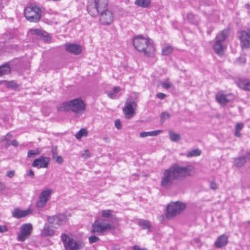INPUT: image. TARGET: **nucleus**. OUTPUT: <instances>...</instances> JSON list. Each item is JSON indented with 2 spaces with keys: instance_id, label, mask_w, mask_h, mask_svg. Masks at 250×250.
<instances>
[{
  "instance_id": "46",
  "label": "nucleus",
  "mask_w": 250,
  "mask_h": 250,
  "mask_svg": "<svg viewBox=\"0 0 250 250\" xmlns=\"http://www.w3.org/2000/svg\"><path fill=\"white\" fill-rule=\"evenodd\" d=\"M156 96L158 99L163 100L165 98V97H166V95L164 93L160 92L157 94Z\"/></svg>"
},
{
  "instance_id": "17",
  "label": "nucleus",
  "mask_w": 250,
  "mask_h": 250,
  "mask_svg": "<svg viewBox=\"0 0 250 250\" xmlns=\"http://www.w3.org/2000/svg\"><path fill=\"white\" fill-rule=\"evenodd\" d=\"M53 227L48 222L45 223L43 229L41 231V235L44 237H52L55 234V230Z\"/></svg>"
},
{
  "instance_id": "37",
  "label": "nucleus",
  "mask_w": 250,
  "mask_h": 250,
  "mask_svg": "<svg viewBox=\"0 0 250 250\" xmlns=\"http://www.w3.org/2000/svg\"><path fill=\"white\" fill-rule=\"evenodd\" d=\"M111 212L112 211L110 209L104 210L102 212V216L105 218H110L112 216L111 213Z\"/></svg>"
},
{
  "instance_id": "4",
  "label": "nucleus",
  "mask_w": 250,
  "mask_h": 250,
  "mask_svg": "<svg viewBox=\"0 0 250 250\" xmlns=\"http://www.w3.org/2000/svg\"><path fill=\"white\" fill-rule=\"evenodd\" d=\"M61 238L65 250H83L85 247L83 241L70 238L65 233H62Z\"/></svg>"
},
{
  "instance_id": "59",
  "label": "nucleus",
  "mask_w": 250,
  "mask_h": 250,
  "mask_svg": "<svg viewBox=\"0 0 250 250\" xmlns=\"http://www.w3.org/2000/svg\"><path fill=\"white\" fill-rule=\"evenodd\" d=\"M195 241L196 242V243H198L199 241V239L197 238V239H195Z\"/></svg>"
},
{
  "instance_id": "28",
  "label": "nucleus",
  "mask_w": 250,
  "mask_h": 250,
  "mask_svg": "<svg viewBox=\"0 0 250 250\" xmlns=\"http://www.w3.org/2000/svg\"><path fill=\"white\" fill-rule=\"evenodd\" d=\"M121 88L119 86L114 87L111 91L107 94L108 97L111 99H116L118 97V94L120 91Z\"/></svg>"
},
{
  "instance_id": "54",
  "label": "nucleus",
  "mask_w": 250,
  "mask_h": 250,
  "mask_svg": "<svg viewBox=\"0 0 250 250\" xmlns=\"http://www.w3.org/2000/svg\"><path fill=\"white\" fill-rule=\"evenodd\" d=\"M133 250H142V249L137 245H135L133 247Z\"/></svg>"
},
{
  "instance_id": "62",
  "label": "nucleus",
  "mask_w": 250,
  "mask_h": 250,
  "mask_svg": "<svg viewBox=\"0 0 250 250\" xmlns=\"http://www.w3.org/2000/svg\"><path fill=\"white\" fill-rule=\"evenodd\" d=\"M248 223L250 224V221H249L248 222Z\"/></svg>"
},
{
  "instance_id": "41",
  "label": "nucleus",
  "mask_w": 250,
  "mask_h": 250,
  "mask_svg": "<svg viewBox=\"0 0 250 250\" xmlns=\"http://www.w3.org/2000/svg\"><path fill=\"white\" fill-rule=\"evenodd\" d=\"M162 86L164 88L168 89L171 87V84L169 83L163 82L161 83Z\"/></svg>"
},
{
  "instance_id": "5",
  "label": "nucleus",
  "mask_w": 250,
  "mask_h": 250,
  "mask_svg": "<svg viewBox=\"0 0 250 250\" xmlns=\"http://www.w3.org/2000/svg\"><path fill=\"white\" fill-rule=\"evenodd\" d=\"M186 208V205L182 202L176 201L167 205L166 216L168 219H171L180 214Z\"/></svg>"
},
{
  "instance_id": "23",
  "label": "nucleus",
  "mask_w": 250,
  "mask_h": 250,
  "mask_svg": "<svg viewBox=\"0 0 250 250\" xmlns=\"http://www.w3.org/2000/svg\"><path fill=\"white\" fill-rule=\"evenodd\" d=\"M87 10L91 16H96L98 14H100L101 13L100 11L97 8V6H95L94 3L89 4L87 7Z\"/></svg>"
},
{
  "instance_id": "31",
  "label": "nucleus",
  "mask_w": 250,
  "mask_h": 250,
  "mask_svg": "<svg viewBox=\"0 0 250 250\" xmlns=\"http://www.w3.org/2000/svg\"><path fill=\"white\" fill-rule=\"evenodd\" d=\"M173 48L171 45H167L162 48V55L167 56L170 54L173 51Z\"/></svg>"
},
{
  "instance_id": "2",
  "label": "nucleus",
  "mask_w": 250,
  "mask_h": 250,
  "mask_svg": "<svg viewBox=\"0 0 250 250\" xmlns=\"http://www.w3.org/2000/svg\"><path fill=\"white\" fill-rule=\"evenodd\" d=\"M133 45L138 51L144 53L145 56L153 57L154 56L155 49L151 40L142 35L137 36L133 40Z\"/></svg>"
},
{
  "instance_id": "51",
  "label": "nucleus",
  "mask_w": 250,
  "mask_h": 250,
  "mask_svg": "<svg viewBox=\"0 0 250 250\" xmlns=\"http://www.w3.org/2000/svg\"><path fill=\"white\" fill-rule=\"evenodd\" d=\"M8 86L12 88H16L17 87V83L14 82H11L9 83Z\"/></svg>"
},
{
  "instance_id": "57",
  "label": "nucleus",
  "mask_w": 250,
  "mask_h": 250,
  "mask_svg": "<svg viewBox=\"0 0 250 250\" xmlns=\"http://www.w3.org/2000/svg\"><path fill=\"white\" fill-rule=\"evenodd\" d=\"M10 146V144L7 142L5 144V147H8Z\"/></svg>"
},
{
  "instance_id": "55",
  "label": "nucleus",
  "mask_w": 250,
  "mask_h": 250,
  "mask_svg": "<svg viewBox=\"0 0 250 250\" xmlns=\"http://www.w3.org/2000/svg\"><path fill=\"white\" fill-rule=\"evenodd\" d=\"M240 131H238V130H235V135L237 136V137H240L241 134V133H240Z\"/></svg>"
},
{
  "instance_id": "48",
  "label": "nucleus",
  "mask_w": 250,
  "mask_h": 250,
  "mask_svg": "<svg viewBox=\"0 0 250 250\" xmlns=\"http://www.w3.org/2000/svg\"><path fill=\"white\" fill-rule=\"evenodd\" d=\"M15 175V170L8 171L7 172L6 175L9 178H12Z\"/></svg>"
},
{
  "instance_id": "10",
  "label": "nucleus",
  "mask_w": 250,
  "mask_h": 250,
  "mask_svg": "<svg viewBox=\"0 0 250 250\" xmlns=\"http://www.w3.org/2000/svg\"><path fill=\"white\" fill-rule=\"evenodd\" d=\"M242 49L250 48V30H240L237 33Z\"/></svg>"
},
{
  "instance_id": "20",
  "label": "nucleus",
  "mask_w": 250,
  "mask_h": 250,
  "mask_svg": "<svg viewBox=\"0 0 250 250\" xmlns=\"http://www.w3.org/2000/svg\"><path fill=\"white\" fill-rule=\"evenodd\" d=\"M236 83L241 89L250 91V82L249 80L239 79L236 81Z\"/></svg>"
},
{
  "instance_id": "9",
  "label": "nucleus",
  "mask_w": 250,
  "mask_h": 250,
  "mask_svg": "<svg viewBox=\"0 0 250 250\" xmlns=\"http://www.w3.org/2000/svg\"><path fill=\"white\" fill-rule=\"evenodd\" d=\"M52 193L53 190L50 188H47L43 190L40 194L39 199L36 202V206L37 208H41L44 207L46 203L49 200Z\"/></svg>"
},
{
  "instance_id": "12",
  "label": "nucleus",
  "mask_w": 250,
  "mask_h": 250,
  "mask_svg": "<svg viewBox=\"0 0 250 250\" xmlns=\"http://www.w3.org/2000/svg\"><path fill=\"white\" fill-rule=\"evenodd\" d=\"M137 106V104L135 101L132 99H127L125 106L123 110L125 117L126 119H130L135 114V109Z\"/></svg>"
},
{
  "instance_id": "56",
  "label": "nucleus",
  "mask_w": 250,
  "mask_h": 250,
  "mask_svg": "<svg viewBox=\"0 0 250 250\" xmlns=\"http://www.w3.org/2000/svg\"><path fill=\"white\" fill-rule=\"evenodd\" d=\"M4 188V186L0 182V191L3 190Z\"/></svg>"
},
{
  "instance_id": "43",
  "label": "nucleus",
  "mask_w": 250,
  "mask_h": 250,
  "mask_svg": "<svg viewBox=\"0 0 250 250\" xmlns=\"http://www.w3.org/2000/svg\"><path fill=\"white\" fill-rule=\"evenodd\" d=\"M244 125L243 123H237L235 127V130L240 131L243 127Z\"/></svg>"
},
{
  "instance_id": "18",
  "label": "nucleus",
  "mask_w": 250,
  "mask_h": 250,
  "mask_svg": "<svg viewBox=\"0 0 250 250\" xmlns=\"http://www.w3.org/2000/svg\"><path fill=\"white\" fill-rule=\"evenodd\" d=\"M65 50L75 55H79L82 52V47L77 44L68 43L65 44Z\"/></svg>"
},
{
  "instance_id": "1",
  "label": "nucleus",
  "mask_w": 250,
  "mask_h": 250,
  "mask_svg": "<svg viewBox=\"0 0 250 250\" xmlns=\"http://www.w3.org/2000/svg\"><path fill=\"white\" fill-rule=\"evenodd\" d=\"M194 172V167L192 165L182 166L174 164L163 172L160 185L164 189H169L176 181L191 176Z\"/></svg>"
},
{
  "instance_id": "53",
  "label": "nucleus",
  "mask_w": 250,
  "mask_h": 250,
  "mask_svg": "<svg viewBox=\"0 0 250 250\" xmlns=\"http://www.w3.org/2000/svg\"><path fill=\"white\" fill-rule=\"evenodd\" d=\"M11 145L14 146H18L19 145V143L17 140H14L11 142Z\"/></svg>"
},
{
  "instance_id": "19",
  "label": "nucleus",
  "mask_w": 250,
  "mask_h": 250,
  "mask_svg": "<svg viewBox=\"0 0 250 250\" xmlns=\"http://www.w3.org/2000/svg\"><path fill=\"white\" fill-rule=\"evenodd\" d=\"M228 96V95L218 93L215 95L216 101L222 106H225L230 101V100L227 98Z\"/></svg>"
},
{
  "instance_id": "47",
  "label": "nucleus",
  "mask_w": 250,
  "mask_h": 250,
  "mask_svg": "<svg viewBox=\"0 0 250 250\" xmlns=\"http://www.w3.org/2000/svg\"><path fill=\"white\" fill-rule=\"evenodd\" d=\"M11 137L12 135L10 133H7L6 136L2 137L1 139L2 141H8Z\"/></svg>"
},
{
  "instance_id": "61",
  "label": "nucleus",
  "mask_w": 250,
  "mask_h": 250,
  "mask_svg": "<svg viewBox=\"0 0 250 250\" xmlns=\"http://www.w3.org/2000/svg\"><path fill=\"white\" fill-rule=\"evenodd\" d=\"M142 250H146V249H142Z\"/></svg>"
},
{
  "instance_id": "27",
  "label": "nucleus",
  "mask_w": 250,
  "mask_h": 250,
  "mask_svg": "<svg viewBox=\"0 0 250 250\" xmlns=\"http://www.w3.org/2000/svg\"><path fill=\"white\" fill-rule=\"evenodd\" d=\"M161 132H162V130H157L149 132H141L140 133V136L142 138H145L148 136H156Z\"/></svg>"
},
{
  "instance_id": "16",
  "label": "nucleus",
  "mask_w": 250,
  "mask_h": 250,
  "mask_svg": "<svg viewBox=\"0 0 250 250\" xmlns=\"http://www.w3.org/2000/svg\"><path fill=\"white\" fill-rule=\"evenodd\" d=\"M32 212L30 208L26 210H21L19 208H15L12 212V216L17 219H20L29 215Z\"/></svg>"
},
{
  "instance_id": "8",
  "label": "nucleus",
  "mask_w": 250,
  "mask_h": 250,
  "mask_svg": "<svg viewBox=\"0 0 250 250\" xmlns=\"http://www.w3.org/2000/svg\"><path fill=\"white\" fill-rule=\"evenodd\" d=\"M47 222L52 225L53 228L56 229L63 226L68 222L67 215L64 213H59L47 217Z\"/></svg>"
},
{
  "instance_id": "60",
  "label": "nucleus",
  "mask_w": 250,
  "mask_h": 250,
  "mask_svg": "<svg viewBox=\"0 0 250 250\" xmlns=\"http://www.w3.org/2000/svg\"><path fill=\"white\" fill-rule=\"evenodd\" d=\"M104 140H106V141H107V140H108V138H105L104 139Z\"/></svg>"
},
{
  "instance_id": "26",
  "label": "nucleus",
  "mask_w": 250,
  "mask_h": 250,
  "mask_svg": "<svg viewBox=\"0 0 250 250\" xmlns=\"http://www.w3.org/2000/svg\"><path fill=\"white\" fill-rule=\"evenodd\" d=\"M187 19L192 24H197L200 21V18L197 15H194L192 13H189L187 16Z\"/></svg>"
},
{
  "instance_id": "13",
  "label": "nucleus",
  "mask_w": 250,
  "mask_h": 250,
  "mask_svg": "<svg viewBox=\"0 0 250 250\" xmlns=\"http://www.w3.org/2000/svg\"><path fill=\"white\" fill-rule=\"evenodd\" d=\"M91 232L93 233L98 232L102 233L107 229H114L115 227L110 223H104L103 222L95 221L92 224Z\"/></svg>"
},
{
  "instance_id": "39",
  "label": "nucleus",
  "mask_w": 250,
  "mask_h": 250,
  "mask_svg": "<svg viewBox=\"0 0 250 250\" xmlns=\"http://www.w3.org/2000/svg\"><path fill=\"white\" fill-rule=\"evenodd\" d=\"M53 159L55 160V161L60 164H61L63 163V158L62 156H56L55 157H53Z\"/></svg>"
},
{
  "instance_id": "44",
  "label": "nucleus",
  "mask_w": 250,
  "mask_h": 250,
  "mask_svg": "<svg viewBox=\"0 0 250 250\" xmlns=\"http://www.w3.org/2000/svg\"><path fill=\"white\" fill-rule=\"evenodd\" d=\"M115 126L118 129H120L121 128V127H122L121 123L119 119H116L115 121Z\"/></svg>"
},
{
  "instance_id": "45",
  "label": "nucleus",
  "mask_w": 250,
  "mask_h": 250,
  "mask_svg": "<svg viewBox=\"0 0 250 250\" xmlns=\"http://www.w3.org/2000/svg\"><path fill=\"white\" fill-rule=\"evenodd\" d=\"M210 188L211 189L213 190H216V189H217L218 187L217 184L215 183V182L212 181L211 182L210 184Z\"/></svg>"
},
{
  "instance_id": "58",
  "label": "nucleus",
  "mask_w": 250,
  "mask_h": 250,
  "mask_svg": "<svg viewBox=\"0 0 250 250\" xmlns=\"http://www.w3.org/2000/svg\"><path fill=\"white\" fill-rule=\"evenodd\" d=\"M245 7L248 9H249L250 7V5H249V4H246L245 5Z\"/></svg>"
},
{
  "instance_id": "40",
  "label": "nucleus",
  "mask_w": 250,
  "mask_h": 250,
  "mask_svg": "<svg viewBox=\"0 0 250 250\" xmlns=\"http://www.w3.org/2000/svg\"><path fill=\"white\" fill-rule=\"evenodd\" d=\"M81 156L84 159H87L90 157V154L89 150L88 149L84 150L83 153L81 154Z\"/></svg>"
},
{
  "instance_id": "32",
  "label": "nucleus",
  "mask_w": 250,
  "mask_h": 250,
  "mask_svg": "<svg viewBox=\"0 0 250 250\" xmlns=\"http://www.w3.org/2000/svg\"><path fill=\"white\" fill-rule=\"evenodd\" d=\"M201 151L199 149H195L188 152L186 155L188 157L198 156L201 155Z\"/></svg>"
},
{
  "instance_id": "50",
  "label": "nucleus",
  "mask_w": 250,
  "mask_h": 250,
  "mask_svg": "<svg viewBox=\"0 0 250 250\" xmlns=\"http://www.w3.org/2000/svg\"><path fill=\"white\" fill-rule=\"evenodd\" d=\"M7 231V229L5 226L0 225V232H4Z\"/></svg>"
},
{
  "instance_id": "36",
  "label": "nucleus",
  "mask_w": 250,
  "mask_h": 250,
  "mask_svg": "<svg viewBox=\"0 0 250 250\" xmlns=\"http://www.w3.org/2000/svg\"><path fill=\"white\" fill-rule=\"evenodd\" d=\"M40 154V151L38 149L35 150H30L28 151L27 157L31 158L35 155H39Z\"/></svg>"
},
{
  "instance_id": "42",
  "label": "nucleus",
  "mask_w": 250,
  "mask_h": 250,
  "mask_svg": "<svg viewBox=\"0 0 250 250\" xmlns=\"http://www.w3.org/2000/svg\"><path fill=\"white\" fill-rule=\"evenodd\" d=\"M52 158L57 155V146H53L51 149Z\"/></svg>"
},
{
  "instance_id": "25",
  "label": "nucleus",
  "mask_w": 250,
  "mask_h": 250,
  "mask_svg": "<svg viewBox=\"0 0 250 250\" xmlns=\"http://www.w3.org/2000/svg\"><path fill=\"white\" fill-rule=\"evenodd\" d=\"M246 156H243L238 158L234 159V163L235 165L238 167H243L246 163Z\"/></svg>"
},
{
  "instance_id": "6",
  "label": "nucleus",
  "mask_w": 250,
  "mask_h": 250,
  "mask_svg": "<svg viewBox=\"0 0 250 250\" xmlns=\"http://www.w3.org/2000/svg\"><path fill=\"white\" fill-rule=\"evenodd\" d=\"M229 31L226 29L219 32L215 39L213 49L219 55L223 54V43L229 35Z\"/></svg>"
},
{
  "instance_id": "34",
  "label": "nucleus",
  "mask_w": 250,
  "mask_h": 250,
  "mask_svg": "<svg viewBox=\"0 0 250 250\" xmlns=\"http://www.w3.org/2000/svg\"><path fill=\"white\" fill-rule=\"evenodd\" d=\"M169 137L170 140L173 142H177L181 139V136L179 134L174 133L173 131H169Z\"/></svg>"
},
{
  "instance_id": "29",
  "label": "nucleus",
  "mask_w": 250,
  "mask_h": 250,
  "mask_svg": "<svg viewBox=\"0 0 250 250\" xmlns=\"http://www.w3.org/2000/svg\"><path fill=\"white\" fill-rule=\"evenodd\" d=\"M11 68L8 63H4L0 66V77L10 73Z\"/></svg>"
},
{
  "instance_id": "21",
  "label": "nucleus",
  "mask_w": 250,
  "mask_h": 250,
  "mask_svg": "<svg viewBox=\"0 0 250 250\" xmlns=\"http://www.w3.org/2000/svg\"><path fill=\"white\" fill-rule=\"evenodd\" d=\"M228 243V237L225 234H222L217 238L215 243V246L217 248H221L226 246Z\"/></svg>"
},
{
  "instance_id": "14",
  "label": "nucleus",
  "mask_w": 250,
  "mask_h": 250,
  "mask_svg": "<svg viewBox=\"0 0 250 250\" xmlns=\"http://www.w3.org/2000/svg\"><path fill=\"white\" fill-rule=\"evenodd\" d=\"M114 20V16L112 12L108 10L105 9L102 11L100 15V21L104 25H109Z\"/></svg>"
},
{
  "instance_id": "3",
  "label": "nucleus",
  "mask_w": 250,
  "mask_h": 250,
  "mask_svg": "<svg viewBox=\"0 0 250 250\" xmlns=\"http://www.w3.org/2000/svg\"><path fill=\"white\" fill-rule=\"evenodd\" d=\"M85 109V104L81 98H76L63 102L58 107L59 111H71L75 113H83Z\"/></svg>"
},
{
  "instance_id": "52",
  "label": "nucleus",
  "mask_w": 250,
  "mask_h": 250,
  "mask_svg": "<svg viewBox=\"0 0 250 250\" xmlns=\"http://www.w3.org/2000/svg\"><path fill=\"white\" fill-rule=\"evenodd\" d=\"M32 34L35 35H40L41 34V30L38 29H35L32 30Z\"/></svg>"
},
{
  "instance_id": "24",
  "label": "nucleus",
  "mask_w": 250,
  "mask_h": 250,
  "mask_svg": "<svg viewBox=\"0 0 250 250\" xmlns=\"http://www.w3.org/2000/svg\"><path fill=\"white\" fill-rule=\"evenodd\" d=\"M151 0H136L135 4L140 7L147 8L151 5Z\"/></svg>"
},
{
  "instance_id": "15",
  "label": "nucleus",
  "mask_w": 250,
  "mask_h": 250,
  "mask_svg": "<svg viewBox=\"0 0 250 250\" xmlns=\"http://www.w3.org/2000/svg\"><path fill=\"white\" fill-rule=\"evenodd\" d=\"M50 162V158L47 157L41 156L33 162L32 166L34 167L46 168Z\"/></svg>"
},
{
  "instance_id": "33",
  "label": "nucleus",
  "mask_w": 250,
  "mask_h": 250,
  "mask_svg": "<svg viewBox=\"0 0 250 250\" xmlns=\"http://www.w3.org/2000/svg\"><path fill=\"white\" fill-rule=\"evenodd\" d=\"M87 135V131L85 128H81L75 135L77 139H80L83 136Z\"/></svg>"
},
{
  "instance_id": "7",
  "label": "nucleus",
  "mask_w": 250,
  "mask_h": 250,
  "mask_svg": "<svg viewBox=\"0 0 250 250\" xmlns=\"http://www.w3.org/2000/svg\"><path fill=\"white\" fill-rule=\"evenodd\" d=\"M24 16L30 22H38L41 19V10L38 7L30 6L24 9Z\"/></svg>"
},
{
  "instance_id": "22",
  "label": "nucleus",
  "mask_w": 250,
  "mask_h": 250,
  "mask_svg": "<svg viewBox=\"0 0 250 250\" xmlns=\"http://www.w3.org/2000/svg\"><path fill=\"white\" fill-rule=\"evenodd\" d=\"M95 6H97L100 12H102L107 9V0H94Z\"/></svg>"
},
{
  "instance_id": "11",
  "label": "nucleus",
  "mask_w": 250,
  "mask_h": 250,
  "mask_svg": "<svg viewBox=\"0 0 250 250\" xmlns=\"http://www.w3.org/2000/svg\"><path fill=\"white\" fill-rule=\"evenodd\" d=\"M33 229L31 223L23 224L20 227L19 232L18 234L17 239L20 242H24L26 239L31 234Z\"/></svg>"
},
{
  "instance_id": "38",
  "label": "nucleus",
  "mask_w": 250,
  "mask_h": 250,
  "mask_svg": "<svg viewBox=\"0 0 250 250\" xmlns=\"http://www.w3.org/2000/svg\"><path fill=\"white\" fill-rule=\"evenodd\" d=\"M88 240L90 244H93L99 241L100 240V239L99 237L95 235H92L89 237Z\"/></svg>"
},
{
  "instance_id": "30",
  "label": "nucleus",
  "mask_w": 250,
  "mask_h": 250,
  "mask_svg": "<svg viewBox=\"0 0 250 250\" xmlns=\"http://www.w3.org/2000/svg\"><path fill=\"white\" fill-rule=\"evenodd\" d=\"M138 225L142 227L143 229H149L151 228V224L148 220L141 219L139 221Z\"/></svg>"
},
{
  "instance_id": "49",
  "label": "nucleus",
  "mask_w": 250,
  "mask_h": 250,
  "mask_svg": "<svg viewBox=\"0 0 250 250\" xmlns=\"http://www.w3.org/2000/svg\"><path fill=\"white\" fill-rule=\"evenodd\" d=\"M27 175L28 176L33 178L34 176V171L32 169H31L29 170V171L27 173Z\"/></svg>"
},
{
  "instance_id": "35",
  "label": "nucleus",
  "mask_w": 250,
  "mask_h": 250,
  "mask_svg": "<svg viewBox=\"0 0 250 250\" xmlns=\"http://www.w3.org/2000/svg\"><path fill=\"white\" fill-rule=\"evenodd\" d=\"M170 115L167 112H164L160 115L161 122L163 123L166 120L168 119L170 117Z\"/></svg>"
}]
</instances>
